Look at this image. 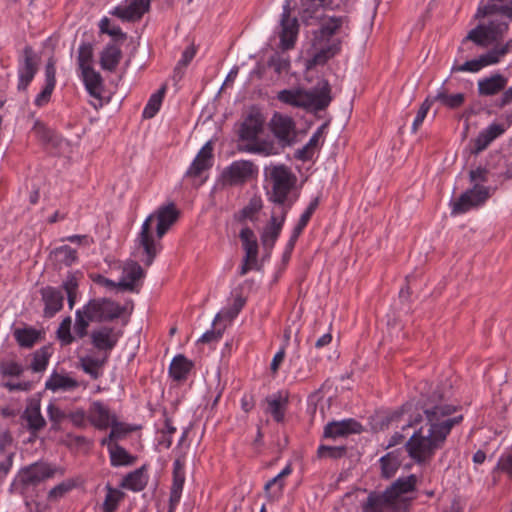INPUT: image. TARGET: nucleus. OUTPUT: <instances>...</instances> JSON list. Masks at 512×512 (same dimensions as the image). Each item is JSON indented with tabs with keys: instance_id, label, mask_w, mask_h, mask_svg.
I'll use <instances>...</instances> for the list:
<instances>
[{
	"instance_id": "nucleus-1",
	"label": "nucleus",
	"mask_w": 512,
	"mask_h": 512,
	"mask_svg": "<svg viewBox=\"0 0 512 512\" xmlns=\"http://www.w3.org/2000/svg\"><path fill=\"white\" fill-rule=\"evenodd\" d=\"M450 388H437L423 407L426 423L413 433L406 442L408 455L417 463L425 464L441 449L453 426L459 424L463 417H450L455 412V406L445 404L450 398Z\"/></svg>"
},
{
	"instance_id": "nucleus-2",
	"label": "nucleus",
	"mask_w": 512,
	"mask_h": 512,
	"mask_svg": "<svg viewBox=\"0 0 512 512\" xmlns=\"http://www.w3.org/2000/svg\"><path fill=\"white\" fill-rule=\"evenodd\" d=\"M347 0H301L300 16L306 25L318 23L313 31L312 45L317 51L313 56L315 64L326 62L339 49V43H330L332 37L347 26L346 16H336L324 13L325 9H340Z\"/></svg>"
},
{
	"instance_id": "nucleus-3",
	"label": "nucleus",
	"mask_w": 512,
	"mask_h": 512,
	"mask_svg": "<svg viewBox=\"0 0 512 512\" xmlns=\"http://www.w3.org/2000/svg\"><path fill=\"white\" fill-rule=\"evenodd\" d=\"M417 482L414 474L399 477L383 493L370 494L363 512H406L413 499L409 494L416 490Z\"/></svg>"
},
{
	"instance_id": "nucleus-4",
	"label": "nucleus",
	"mask_w": 512,
	"mask_h": 512,
	"mask_svg": "<svg viewBox=\"0 0 512 512\" xmlns=\"http://www.w3.org/2000/svg\"><path fill=\"white\" fill-rule=\"evenodd\" d=\"M178 210L173 203L159 207L154 213L150 214L142 224L141 231L137 238L138 248L142 249L141 261L150 266L160 250V243L157 242L152 234V223L157 221L156 236L160 240L172 225L177 221Z\"/></svg>"
},
{
	"instance_id": "nucleus-5",
	"label": "nucleus",
	"mask_w": 512,
	"mask_h": 512,
	"mask_svg": "<svg viewBox=\"0 0 512 512\" xmlns=\"http://www.w3.org/2000/svg\"><path fill=\"white\" fill-rule=\"evenodd\" d=\"M277 100L295 108L309 111L325 110L332 101L331 86L325 79H321L311 89L293 88L283 89L277 93Z\"/></svg>"
},
{
	"instance_id": "nucleus-6",
	"label": "nucleus",
	"mask_w": 512,
	"mask_h": 512,
	"mask_svg": "<svg viewBox=\"0 0 512 512\" xmlns=\"http://www.w3.org/2000/svg\"><path fill=\"white\" fill-rule=\"evenodd\" d=\"M264 123L263 114L258 109L251 108L238 131L239 139L245 142L242 146L243 151L263 156L278 154V148L272 141L259 139V135L264 129Z\"/></svg>"
},
{
	"instance_id": "nucleus-7",
	"label": "nucleus",
	"mask_w": 512,
	"mask_h": 512,
	"mask_svg": "<svg viewBox=\"0 0 512 512\" xmlns=\"http://www.w3.org/2000/svg\"><path fill=\"white\" fill-rule=\"evenodd\" d=\"M488 173L489 171L485 167H477L469 172V179L473 187L451 203L452 215L466 213L470 209L482 205L490 197L489 187L482 185L488 181Z\"/></svg>"
},
{
	"instance_id": "nucleus-8",
	"label": "nucleus",
	"mask_w": 512,
	"mask_h": 512,
	"mask_svg": "<svg viewBox=\"0 0 512 512\" xmlns=\"http://www.w3.org/2000/svg\"><path fill=\"white\" fill-rule=\"evenodd\" d=\"M265 175L272 185L269 200L288 211L294 203L290 194L296 184V176L283 164L265 167Z\"/></svg>"
},
{
	"instance_id": "nucleus-9",
	"label": "nucleus",
	"mask_w": 512,
	"mask_h": 512,
	"mask_svg": "<svg viewBox=\"0 0 512 512\" xmlns=\"http://www.w3.org/2000/svg\"><path fill=\"white\" fill-rule=\"evenodd\" d=\"M86 313L95 322L112 321L119 318L124 308L109 298H94L85 305Z\"/></svg>"
},
{
	"instance_id": "nucleus-10",
	"label": "nucleus",
	"mask_w": 512,
	"mask_h": 512,
	"mask_svg": "<svg viewBox=\"0 0 512 512\" xmlns=\"http://www.w3.org/2000/svg\"><path fill=\"white\" fill-rule=\"evenodd\" d=\"M38 71L37 57L30 46H26L18 59V91H26Z\"/></svg>"
},
{
	"instance_id": "nucleus-11",
	"label": "nucleus",
	"mask_w": 512,
	"mask_h": 512,
	"mask_svg": "<svg viewBox=\"0 0 512 512\" xmlns=\"http://www.w3.org/2000/svg\"><path fill=\"white\" fill-rule=\"evenodd\" d=\"M89 335L93 347L107 359L120 338V333L110 326H100L93 329Z\"/></svg>"
},
{
	"instance_id": "nucleus-12",
	"label": "nucleus",
	"mask_w": 512,
	"mask_h": 512,
	"mask_svg": "<svg viewBox=\"0 0 512 512\" xmlns=\"http://www.w3.org/2000/svg\"><path fill=\"white\" fill-rule=\"evenodd\" d=\"M55 469L46 463H34L19 473L17 482L24 488L35 486L40 482L51 478L54 475Z\"/></svg>"
},
{
	"instance_id": "nucleus-13",
	"label": "nucleus",
	"mask_w": 512,
	"mask_h": 512,
	"mask_svg": "<svg viewBox=\"0 0 512 512\" xmlns=\"http://www.w3.org/2000/svg\"><path fill=\"white\" fill-rule=\"evenodd\" d=\"M288 211L287 208H281L279 214L273 211L270 221L264 227L261 234V242L264 249L271 252L283 227Z\"/></svg>"
},
{
	"instance_id": "nucleus-14",
	"label": "nucleus",
	"mask_w": 512,
	"mask_h": 512,
	"mask_svg": "<svg viewBox=\"0 0 512 512\" xmlns=\"http://www.w3.org/2000/svg\"><path fill=\"white\" fill-rule=\"evenodd\" d=\"M145 272L136 261H127L122 270V276L118 282V288L123 291L138 292Z\"/></svg>"
},
{
	"instance_id": "nucleus-15",
	"label": "nucleus",
	"mask_w": 512,
	"mask_h": 512,
	"mask_svg": "<svg viewBox=\"0 0 512 512\" xmlns=\"http://www.w3.org/2000/svg\"><path fill=\"white\" fill-rule=\"evenodd\" d=\"M290 12V3L289 0H286V3L283 6V13L280 23V42L283 49L292 48L298 34V21L295 17L290 16Z\"/></svg>"
},
{
	"instance_id": "nucleus-16",
	"label": "nucleus",
	"mask_w": 512,
	"mask_h": 512,
	"mask_svg": "<svg viewBox=\"0 0 512 512\" xmlns=\"http://www.w3.org/2000/svg\"><path fill=\"white\" fill-rule=\"evenodd\" d=\"M256 172L257 169L251 161H234L223 172V178L225 182L229 185H238L249 180Z\"/></svg>"
},
{
	"instance_id": "nucleus-17",
	"label": "nucleus",
	"mask_w": 512,
	"mask_h": 512,
	"mask_svg": "<svg viewBox=\"0 0 512 512\" xmlns=\"http://www.w3.org/2000/svg\"><path fill=\"white\" fill-rule=\"evenodd\" d=\"M270 124L273 134L282 146H287L292 143L295 123L291 117L275 113Z\"/></svg>"
},
{
	"instance_id": "nucleus-18",
	"label": "nucleus",
	"mask_w": 512,
	"mask_h": 512,
	"mask_svg": "<svg viewBox=\"0 0 512 512\" xmlns=\"http://www.w3.org/2000/svg\"><path fill=\"white\" fill-rule=\"evenodd\" d=\"M150 7V0H126L125 5L114 8L112 15L124 21L139 20Z\"/></svg>"
},
{
	"instance_id": "nucleus-19",
	"label": "nucleus",
	"mask_w": 512,
	"mask_h": 512,
	"mask_svg": "<svg viewBox=\"0 0 512 512\" xmlns=\"http://www.w3.org/2000/svg\"><path fill=\"white\" fill-rule=\"evenodd\" d=\"M362 431V425L352 418L341 421H332L326 424L324 436L326 438L336 439L346 437L350 434H358Z\"/></svg>"
},
{
	"instance_id": "nucleus-20",
	"label": "nucleus",
	"mask_w": 512,
	"mask_h": 512,
	"mask_svg": "<svg viewBox=\"0 0 512 512\" xmlns=\"http://www.w3.org/2000/svg\"><path fill=\"white\" fill-rule=\"evenodd\" d=\"M115 416L116 415L100 401H94L87 412L89 422L99 430L108 428Z\"/></svg>"
},
{
	"instance_id": "nucleus-21",
	"label": "nucleus",
	"mask_w": 512,
	"mask_h": 512,
	"mask_svg": "<svg viewBox=\"0 0 512 512\" xmlns=\"http://www.w3.org/2000/svg\"><path fill=\"white\" fill-rule=\"evenodd\" d=\"M212 144L211 142H207L198 152L195 159L191 163L190 167L186 172V176L188 177H197L202 174V172L210 169L212 167Z\"/></svg>"
},
{
	"instance_id": "nucleus-22",
	"label": "nucleus",
	"mask_w": 512,
	"mask_h": 512,
	"mask_svg": "<svg viewBox=\"0 0 512 512\" xmlns=\"http://www.w3.org/2000/svg\"><path fill=\"white\" fill-rule=\"evenodd\" d=\"M505 132L502 124L492 123L482 130L474 140V147L471 149L472 154H479L484 151L496 138Z\"/></svg>"
},
{
	"instance_id": "nucleus-23",
	"label": "nucleus",
	"mask_w": 512,
	"mask_h": 512,
	"mask_svg": "<svg viewBox=\"0 0 512 512\" xmlns=\"http://www.w3.org/2000/svg\"><path fill=\"white\" fill-rule=\"evenodd\" d=\"M41 296L45 303L44 314L46 317H53L62 309L64 296L61 290L48 286L41 289Z\"/></svg>"
},
{
	"instance_id": "nucleus-24",
	"label": "nucleus",
	"mask_w": 512,
	"mask_h": 512,
	"mask_svg": "<svg viewBox=\"0 0 512 512\" xmlns=\"http://www.w3.org/2000/svg\"><path fill=\"white\" fill-rule=\"evenodd\" d=\"M508 79L502 74L495 73L478 81L480 96H494L506 88Z\"/></svg>"
},
{
	"instance_id": "nucleus-25",
	"label": "nucleus",
	"mask_w": 512,
	"mask_h": 512,
	"mask_svg": "<svg viewBox=\"0 0 512 512\" xmlns=\"http://www.w3.org/2000/svg\"><path fill=\"white\" fill-rule=\"evenodd\" d=\"M404 459L403 452L393 450L379 459L381 476L385 479L392 478L398 471Z\"/></svg>"
},
{
	"instance_id": "nucleus-26",
	"label": "nucleus",
	"mask_w": 512,
	"mask_h": 512,
	"mask_svg": "<svg viewBox=\"0 0 512 512\" xmlns=\"http://www.w3.org/2000/svg\"><path fill=\"white\" fill-rule=\"evenodd\" d=\"M146 465L128 473L122 480L120 486L122 488L139 492L143 490L148 483V475L146 474Z\"/></svg>"
},
{
	"instance_id": "nucleus-27",
	"label": "nucleus",
	"mask_w": 512,
	"mask_h": 512,
	"mask_svg": "<svg viewBox=\"0 0 512 512\" xmlns=\"http://www.w3.org/2000/svg\"><path fill=\"white\" fill-rule=\"evenodd\" d=\"M83 81L88 93L94 98H101L103 91V79L99 72L93 67H86L81 70Z\"/></svg>"
},
{
	"instance_id": "nucleus-28",
	"label": "nucleus",
	"mask_w": 512,
	"mask_h": 512,
	"mask_svg": "<svg viewBox=\"0 0 512 512\" xmlns=\"http://www.w3.org/2000/svg\"><path fill=\"white\" fill-rule=\"evenodd\" d=\"M79 387V382L68 375L53 372L45 383V388L53 392L73 391Z\"/></svg>"
},
{
	"instance_id": "nucleus-29",
	"label": "nucleus",
	"mask_w": 512,
	"mask_h": 512,
	"mask_svg": "<svg viewBox=\"0 0 512 512\" xmlns=\"http://www.w3.org/2000/svg\"><path fill=\"white\" fill-rule=\"evenodd\" d=\"M239 237L245 251V261L256 263L258 256V242L253 230L245 227L240 231Z\"/></svg>"
},
{
	"instance_id": "nucleus-30",
	"label": "nucleus",
	"mask_w": 512,
	"mask_h": 512,
	"mask_svg": "<svg viewBox=\"0 0 512 512\" xmlns=\"http://www.w3.org/2000/svg\"><path fill=\"white\" fill-rule=\"evenodd\" d=\"M122 58L121 48L115 43H109L100 56V65L104 70L114 71Z\"/></svg>"
},
{
	"instance_id": "nucleus-31",
	"label": "nucleus",
	"mask_w": 512,
	"mask_h": 512,
	"mask_svg": "<svg viewBox=\"0 0 512 512\" xmlns=\"http://www.w3.org/2000/svg\"><path fill=\"white\" fill-rule=\"evenodd\" d=\"M193 364L185 356L179 354L176 355L169 366V375L175 381H184L187 379Z\"/></svg>"
},
{
	"instance_id": "nucleus-32",
	"label": "nucleus",
	"mask_w": 512,
	"mask_h": 512,
	"mask_svg": "<svg viewBox=\"0 0 512 512\" xmlns=\"http://www.w3.org/2000/svg\"><path fill=\"white\" fill-rule=\"evenodd\" d=\"M109 457L113 467L130 466L133 465L137 459L120 445L110 446Z\"/></svg>"
},
{
	"instance_id": "nucleus-33",
	"label": "nucleus",
	"mask_w": 512,
	"mask_h": 512,
	"mask_svg": "<svg viewBox=\"0 0 512 512\" xmlns=\"http://www.w3.org/2000/svg\"><path fill=\"white\" fill-rule=\"evenodd\" d=\"M80 367L92 379L96 380L101 376L100 369L107 362V358H94L92 356H85L80 358Z\"/></svg>"
},
{
	"instance_id": "nucleus-34",
	"label": "nucleus",
	"mask_w": 512,
	"mask_h": 512,
	"mask_svg": "<svg viewBox=\"0 0 512 512\" xmlns=\"http://www.w3.org/2000/svg\"><path fill=\"white\" fill-rule=\"evenodd\" d=\"M14 337L23 348H31L40 338V331L32 327L17 328L14 330Z\"/></svg>"
},
{
	"instance_id": "nucleus-35",
	"label": "nucleus",
	"mask_w": 512,
	"mask_h": 512,
	"mask_svg": "<svg viewBox=\"0 0 512 512\" xmlns=\"http://www.w3.org/2000/svg\"><path fill=\"white\" fill-rule=\"evenodd\" d=\"M434 101L440 102L442 105L455 109L460 107L464 101H465V95L463 93H456V94H448L447 90L444 86H441L438 90L436 95L434 96Z\"/></svg>"
},
{
	"instance_id": "nucleus-36",
	"label": "nucleus",
	"mask_w": 512,
	"mask_h": 512,
	"mask_svg": "<svg viewBox=\"0 0 512 512\" xmlns=\"http://www.w3.org/2000/svg\"><path fill=\"white\" fill-rule=\"evenodd\" d=\"M165 92H166V87L162 86L157 92L153 93L150 96V98L143 110L144 118L151 119L156 115V113L159 111V109L161 107Z\"/></svg>"
},
{
	"instance_id": "nucleus-37",
	"label": "nucleus",
	"mask_w": 512,
	"mask_h": 512,
	"mask_svg": "<svg viewBox=\"0 0 512 512\" xmlns=\"http://www.w3.org/2000/svg\"><path fill=\"white\" fill-rule=\"evenodd\" d=\"M51 254L57 263L65 266H71L77 261V251L68 245L55 248Z\"/></svg>"
},
{
	"instance_id": "nucleus-38",
	"label": "nucleus",
	"mask_w": 512,
	"mask_h": 512,
	"mask_svg": "<svg viewBox=\"0 0 512 512\" xmlns=\"http://www.w3.org/2000/svg\"><path fill=\"white\" fill-rule=\"evenodd\" d=\"M91 322L95 321L90 319L89 314L86 313V309L84 307L76 310L74 332L78 338L82 339L88 335V327Z\"/></svg>"
},
{
	"instance_id": "nucleus-39",
	"label": "nucleus",
	"mask_w": 512,
	"mask_h": 512,
	"mask_svg": "<svg viewBox=\"0 0 512 512\" xmlns=\"http://www.w3.org/2000/svg\"><path fill=\"white\" fill-rule=\"evenodd\" d=\"M23 418L26 420L28 428L32 432L39 431L45 426V419L41 415L39 406L27 408Z\"/></svg>"
},
{
	"instance_id": "nucleus-40",
	"label": "nucleus",
	"mask_w": 512,
	"mask_h": 512,
	"mask_svg": "<svg viewBox=\"0 0 512 512\" xmlns=\"http://www.w3.org/2000/svg\"><path fill=\"white\" fill-rule=\"evenodd\" d=\"M508 45L504 44L502 46H497L485 54H482L480 58V62L483 67L496 64L500 61L501 57L508 53Z\"/></svg>"
},
{
	"instance_id": "nucleus-41",
	"label": "nucleus",
	"mask_w": 512,
	"mask_h": 512,
	"mask_svg": "<svg viewBox=\"0 0 512 512\" xmlns=\"http://www.w3.org/2000/svg\"><path fill=\"white\" fill-rule=\"evenodd\" d=\"M107 494L105 496V500L103 502L102 508L104 512H115L118 507L119 502L123 498V493L118 489L112 488L110 485H107Z\"/></svg>"
},
{
	"instance_id": "nucleus-42",
	"label": "nucleus",
	"mask_w": 512,
	"mask_h": 512,
	"mask_svg": "<svg viewBox=\"0 0 512 512\" xmlns=\"http://www.w3.org/2000/svg\"><path fill=\"white\" fill-rule=\"evenodd\" d=\"M465 41H472L479 46H486L491 43L485 25H478L470 30L463 42Z\"/></svg>"
},
{
	"instance_id": "nucleus-43",
	"label": "nucleus",
	"mask_w": 512,
	"mask_h": 512,
	"mask_svg": "<svg viewBox=\"0 0 512 512\" xmlns=\"http://www.w3.org/2000/svg\"><path fill=\"white\" fill-rule=\"evenodd\" d=\"M71 324V317L67 316L61 321L57 329V338L63 346L70 345L75 340V337L71 334Z\"/></svg>"
},
{
	"instance_id": "nucleus-44",
	"label": "nucleus",
	"mask_w": 512,
	"mask_h": 512,
	"mask_svg": "<svg viewBox=\"0 0 512 512\" xmlns=\"http://www.w3.org/2000/svg\"><path fill=\"white\" fill-rule=\"evenodd\" d=\"M268 411L277 422H281L284 418V406L287 403L285 398L281 396L267 398Z\"/></svg>"
},
{
	"instance_id": "nucleus-45",
	"label": "nucleus",
	"mask_w": 512,
	"mask_h": 512,
	"mask_svg": "<svg viewBox=\"0 0 512 512\" xmlns=\"http://www.w3.org/2000/svg\"><path fill=\"white\" fill-rule=\"evenodd\" d=\"M50 358V352L48 347H42L37 350L33 355L31 368L35 372H42L46 369Z\"/></svg>"
},
{
	"instance_id": "nucleus-46",
	"label": "nucleus",
	"mask_w": 512,
	"mask_h": 512,
	"mask_svg": "<svg viewBox=\"0 0 512 512\" xmlns=\"http://www.w3.org/2000/svg\"><path fill=\"white\" fill-rule=\"evenodd\" d=\"M93 60V46L89 42H83L78 49V65L80 70L86 67H92Z\"/></svg>"
},
{
	"instance_id": "nucleus-47",
	"label": "nucleus",
	"mask_w": 512,
	"mask_h": 512,
	"mask_svg": "<svg viewBox=\"0 0 512 512\" xmlns=\"http://www.w3.org/2000/svg\"><path fill=\"white\" fill-rule=\"evenodd\" d=\"M185 482V472L183 463L177 459L173 463V483L171 490L181 491Z\"/></svg>"
},
{
	"instance_id": "nucleus-48",
	"label": "nucleus",
	"mask_w": 512,
	"mask_h": 512,
	"mask_svg": "<svg viewBox=\"0 0 512 512\" xmlns=\"http://www.w3.org/2000/svg\"><path fill=\"white\" fill-rule=\"evenodd\" d=\"M306 225H307L306 223L299 220L297 225L294 227L291 237L286 245V249L283 253V261L286 262L290 259L292 250L295 246V243H296L298 237L301 235L304 228L306 227Z\"/></svg>"
},
{
	"instance_id": "nucleus-49",
	"label": "nucleus",
	"mask_w": 512,
	"mask_h": 512,
	"mask_svg": "<svg viewBox=\"0 0 512 512\" xmlns=\"http://www.w3.org/2000/svg\"><path fill=\"white\" fill-rule=\"evenodd\" d=\"M268 66L273 68L277 74H282L288 72L290 69V61L287 57L281 56L279 54L272 55L268 60Z\"/></svg>"
},
{
	"instance_id": "nucleus-50",
	"label": "nucleus",
	"mask_w": 512,
	"mask_h": 512,
	"mask_svg": "<svg viewBox=\"0 0 512 512\" xmlns=\"http://www.w3.org/2000/svg\"><path fill=\"white\" fill-rule=\"evenodd\" d=\"M485 27L491 42L497 41L499 38H501L509 28L508 23L495 21H491L488 25H485Z\"/></svg>"
},
{
	"instance_id": "nucleus-51",
	"label": "nucleus",
	"mask_w": 512,
	"mask_h": 512,
	"mask_svg": "<svg viewBox=\"0 0 512 512\" xmlns=\"http://www.w3.org/2000/svg\"><path fill=\"white\" fill-rule=\"evenodd\" d=\"M262 206V200L259 197L251 198L249 203L240 211V219H252L262 209Z\"/></svg>"
},
{
	"instance_id": "nucleus-52",
	"label": "nucleus",
	"mask_w": 512,
	"mask_h": 512,
	"mask_svg": "<svg viewBox=\"0 0 512 512\" xmlns=\"http://www.w3.org/2000/svg\"><path fill=\"white\" fill-rule=\"evenodd\" d=\"M346 448L344 446H325L318 448V456L321 458L329 457L333 459L341 458L345 455Z\"/></svg>"
},
{
	"instance_id": "nucleus-53",
	"label": "nucleus",
	"mask_w": 512,
	"mask_h": 512,
	"mask_svg": "<svg viewBox=\"0 0 512 512\" xmlns=\"http://www.w3.org/2000/svg\"><path fill=\"white\" fill-rule=\"evenodd\" d=\"M109 427H111L110 438H116L117 440L122 439L132 431V429L128 425L117 421L116 416L112 420Z\"/></svg>"
},
{
	"instance_id": "nucleus-54",
	"label": "nucleus",
	"mask_w": 512,
	"mask_h": 512,
	"mask_svg": "<svg viewBox=\"0 0 512 512\" xmlns=\"http://www.w3.org/2000/svg\"><path fill=\"white\" fill-rule=\"evenodd\" d=\"M110 20L107 17H104L100 20L99 28L102 33H106L112 37H119L122 40H125L126 34L122 32L119 26L109 27Z\"/></svg>"
},
{
	"instance_id": "nucleus-55",
	"label": "nucleus",
	"mask_w": 512,
	"mask_h": 512,
	"mask_svg": "<svg viewBox=\"0 0 512 512\" xmlns=\"http://www.w3.org/2000/svg\"><path fill=\"white\" fill-rule=\"evenodd\" d=\"M482 69L480 58L466 61L461 65H453L451 72H471L475 73Z\"/></svg>"
},
{
	"instance_id": "nucleus-56",
	"label": "nucleus",
	"mask_w": 512,
	"mask_h": 512,
	"mask_svg": "<svg viewBox=\"0 0 512 512\" xmlns=\"http://www.w3.org/2000/svg\"><path fill=\"white\" fill-rule=\"evenodd\" d=\"M432 105V101L430 99H426L421 107L419 108L418 112H417V115L413 121V124H412V132H416L418 130V128L421 126V124L423 123L430 107Z\"/></svg>"
},
{
	"instance_id": "nucleus-57",
	"label": "nucleus",
	"mask_w": 512,
	"mask_h": 512,
	"mask_svg": "<svg viewBox=\"0 0 512 512\" xmlns=\"http://www.w3.org/2000/svg\"><path fill=\"white\" fill-rule=\"evenodd\" d=\"M54 88H55V86L45 83V86L42 89V91L36 96V98L34 100V104L37 107L45 106L50 101V98H51Z\"/></svg>"
},
{
	"instance_id": "nucleus-58",
	"label": "nucleus",
	"mask_w": 512,
	"mask_h": 512,
	"mask_svg": "<svg viewBox=\"0 0 512 512\" xmlns=\"http://www.w3.org/2000/svg\"><path fill=\"white\" fill-rule=\"evenodd\" d=\"M501 8H502V5H498V4H485V5H480L478 7V10L476 12V18H483V17H486V16H489V15H493V14H496V13H500L501 14Z\"/></svg>"
},
{
	"instance_id": "nucleus-59",
	"label": "nucleus",
	"mask_w": 512,
	"mask_h": 512,
	"mask_svg": "<svg viewBox=\"0 0 512 512\" xmlns=\"http://www.w3.org/2000/svg\"><path fill=\"white\" fill-rule=\"evenodd\" d=\"M195 49L194 47L190 46V47H187L183 53H182V57L181 59L179 60L177 66L175 67V73H180L181 70L183 68H185L190 62L191 60L194 58L195 56Z\"/></svg>"
},
{
	"instance_id": "nucleus-60",
	"label": "nucleus",
	"mask_w": 512,
	"mask_h": 512,
	"mask_svg": "<svg viewBox=\"0 0 512 512\" xmlns=\"http://www.w3.org/2000/svg\"><path fill=\"white\" fill-rule=\"evenodd\" d=\"M69 420L79 428H84L87 425V414L83 409H78L76 411L71 412L68 415Z\"/></svg>"
},
{
	"instance_id": "nucleus-61",
	"label": "nucleus",
	"mask_w": 512,
	"mask_h": 512,
	"mask_svg": "<svg viewBox=\"0 0 512 512\" xmlns=\"http://www.w3.org/2000/svg\"><path fill=\"white\" fill-rule=\"evenodd\" d=\"M1 371L4 375L19 376L23 370L18 363L8 361L1 364Z\"/></svg>"
},
{
	"instance_id": "nucleus-62",
	"label": "nucleus",
	"mask_w": 512,
	"mask_h": 512,
	"mask_svg": "<svg viewBox=\"0 0 512 512\" xmlns=\"http://www.w3.org/2000/svg\"><path fill=\"white\" fill-rule=\"evenodd\" d=\"M47 413L49 420L54 424L60 423L65 418L64 412L52 403L48 405Z\"/></svg>"
},
{
	"instance_id": "nucleus-63",
	"label": "nucleus",
	"mask_w": 512,
	"mask_h": 512,
	"mask_svg": "<svg viewBox=\"0 0 512 512\" xmlns=\"http://www.w3.org/2000/svg\"><path fill=\"white\" fill-rule=\"evenodd\" d=\"M327 123L322 124L310 137L309 141L307 142L308 147L312 148L313 150H317L320 140L324 134L325 129L327 128Z\"/></svg>"
},
{
	"instance_id": "nucleus-64",
	"label": "nucleus",
	"mask_w": 512,
	"mask_h": 512,
	"mask_svg": "<svg viewBox=\"0 0 512 512\" xmlns=\"http://www.w3.org/2000/svg\"><path fill=\"white\" fill-rule=\"evenodd\" d=\"M71 487L72 486L70 484L66 483H60L56 485L49 491V499H58L63 497L71 489Z\"/></svg>"
}]
</instances>
